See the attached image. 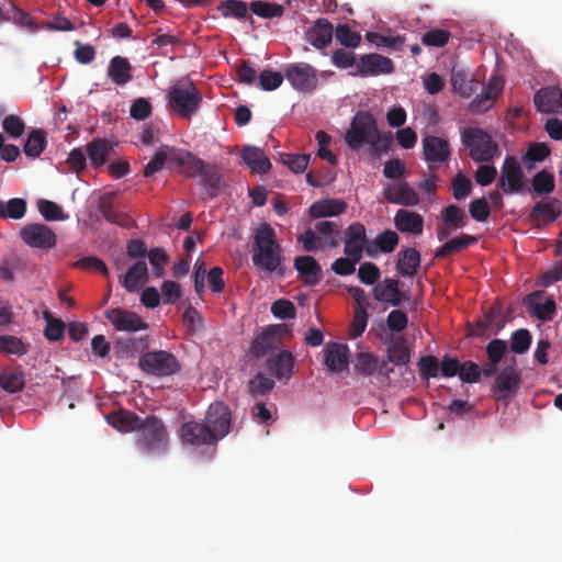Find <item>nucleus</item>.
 Listing matches in <instances>:
<instances>
[{"label":"nucleus","instance_id":"nucleus-1","mask_svg":"<svg viewBox=\"0 0 562 562\" xmlns=\"http://www.w3.org/2000/svg\"><path fill=\"white\" fill-rule=\"evenodd\" d=\"M252 263L269 274H285L286 268L281 265V246L274 229L267 223L259 226L254 238Z\"/></svg>","mask_w":562,"mask_h":562},{"label":"nucleus","instance_id":"nucleus-2","mask_svg":"<svg viewBox=\"0 0 562 562\" xmlns=\"http://www.w3.org/2000/svg\"><path fill=\"white\" fill-rule=\"evenodd\" d=\"M135 442L139 451L147 456H160L168 449L169 436L160 418L148 415L136 429Z\"/></svg>","mask_w":562,"mask_h":562},{"label":"nucleus","instance_id":"nucleus-3","mask_svg":"<svg viewBox=\"0 0 562 562\" xmlns=\"http://www.w3.org/2000/svg\"><path fill=\"white\" fill-rule=\"evenodd\" d=\"M168 101L173 112L190 119L199 110L202 94L191 80H179L169 89Z\"/></svg>","mask_w":562,"mask_h":562},{"label":"nucleus","instance_id":"nucleus-4","mask_svg":"<svg viewBox=\"0 0 562 562\" xmlns=\"http://www.w3.org/2000/svg\"><path fill=\"white\" fill-rule=\"evenodd\" d=\"M463 146L476 162H488L499 154L498 145L492 136L480 127H465L461 133Z\"/></svg>","mask_w":562,"mask_h":562},{"label":"nucleus","instance_id":"nucleus-5","mask_svg":"<svg viewBox=\"0 0 562 562\" xmlns=\"http://www.w3.org/2000/svg\"><path fill=\"white\" fill-rule=\"evenodd\" d=\"M285 334H290L288 325H268L252 339L249 347V356L252 359H261L279 351L282 345V337Z\"/></svg>","mask_w":562,"mask_h":562},{"label":"nucleus","instance_id":"nucleus-6","mask_svg":"<svg viewBox=\"0 0 562 562\" xmlns=\"http://www.w3.org/2000/svg\"><path fill=\"white\" fill-rule=\"evenodd\" d=\"M379 132L374 116L368 111H358L345 133L347 146L357 150L371 140Z\"/></svg>","mask_w":562,"mask_h":562},{"label":"nucleus","instance_id":"nucleus-7","mask_svg":"<svg viewBox=\"0 0 562 562\" xmlns=\"http://www.w3.org/2000/svg\"><path fill=\"white\" fill-rule=\"evenodd\" d=\"M138 367L144 373L154 376H169L181 369L176 356L165 350L143 352L138 359Z\"/></svg>","mask_w":562,"mask_h":562},{"label":"nucleus","instance_id":"nucleus-8","mask_svg":"<svg viewBox=\"0 0 562 562\" xmlns=\"http://www.w3.org/2000/svg\"><path fill=\"white\" fill-rule=\"evenodd\" d=\"M283 76L294 90L302 93L313 92L318 85L316 69L307 63L286 65Z\"/></svg>","mask_w":562,"mask_h":562},{"label":"nucleus","instance_id":"nucleus-9","mask_svg":"<svg viewBox=\"0 0 562 562\" xmlns=\"http://www.w3.org/2000/svg\"><path fill=\"white\" fill-rule=\"evenodd\" d=\"M203 423L215 437L214 440L217 443L231 431L232 413L229 407L222 402L211 404L206 411Z\"/></svg>","mask_w":562,"mask_h":562},{"label":"nucleus","instance_id":"nucleus-10","mask_svg":"<svg viewBox=\"0 0 562 562\" xmlns=\"http://www.w3.org/2000/svg\"><path fill=\"white\" fill-rule=\"evenodd\" d=\"M19 235L32 248L47 250L54 248L57 244L56 234L45 224H26L20 229Z\"/></svg>","mask_w":562,"mask_h":562},{"label":"nucleus","instance_id":"nucleus-11","mask_svg":"<svg viewBox=\"0 0 562 562\" xmlns=\"http://www.w3.org/2000/svg\"><path fill=\"white\" fill-rule=\"evenodd\" d=\"M394 71L393 61L380 54L371 53L359 57L356 64V70L351 76L374 77L379 75H389Z\"/></svg>","mask_w":562,"mask_h":562},{"label":"nucleus","instance_id":"nucleus-12","mask_svg":"<svg viewBox=\"0 0 562 562\" xmlns=\"http://www.w3.org/2000/svg\"><path fill=\"white\" fill-rule=\"evenodd\" d=\"M179 438L183 446L195 448L201 446H216L215 437L211 434L203 420H189L183 423L179 429Z\"/></svg>","mask_w":562,"mask_h":562},{"label":"nucleus","instance_id":"nucleus-13","mask_svg":"<svg viewBox=\"0 0 562 562\" xmlns=\"http://www.w3.org/2000/svg\"><path fill=\"white\" fill-rule=\"evenodd\" d=\"M205 162L186 149H170L169 169L177 170L187 178H195L203 172Z\"/></svg>","mask_w":562,"mask_h":562},{"label":"nucleus","instance_id":"nucleus-14","mask_svg":"<svg viewBox=\"0 0 562 562\" xmlns=\"http://www.w3.org/2000/svg\"><path fill=\"white\" fill-rule=\"evenodd\" d=\"M525 176L516 158L507 156L504 160L497 187L505 194L519 193L525 186Z\"/></svg>","mask_w":562,"mask_h":562},{"label":"nucleus","instance_id":"nucleus-15","mask_svg":"<svg viewBox=\"0 0 562 562\" xmlns=\"http://www.w3.org/2000/svg\"><path fill=\"white\" fill-rule=\"evenodd\" d=\"M423 158L432 169L435 165L446 164L451 157L450 143L442 137L426 135L422 139Z\"/></svg>","mask_w":562,"mask_h":562},{"label":"nucleus","instance_id":"nucleus-16","mask_svg":"<svg viewBox=\"0 0 562 562\" xmlns=\"http://www.w3.org/2000/svg\"><path fill=\"white\" fill-rule=\"evenodd\" d=\"M105 318L119 331L135 333L148 328V324L137 313L120 307L108 310Z\"/></svg>","mask_w":562,"mask_h":562},{"label":"nucleus","instance_id":"nucleus-17","mask_svg":"<svg viewBox=\"0 0 562 562\" xmlns=\"http://www.w3.org/2000/svg\"><path fill=\"white\" fill-rule=\"evenodd\" d=\"M295 358L290 350L280 349L266 359L268 372L280 381H289L292 378Z\"/></svg>","mask_w":562,"mask_h":562},{"label":"nucleus","instance_id":"nucleus-18","mask_svg":"<svg viewBox=\"0 0 562 562\" xmlns=\"http://www.w3.org/2000/svg\"><path fill=\"white\" fill-rule=\"evenodd\" d=\"M520 383V372L515 366H507L496 375L493 391L498 395V398L506 400L517 393Z\"/></svg>","mask_w":562,"mask_h":562},{"label":"nucleus","instance_id":"nucleus-19","mask_svg":"<svg viewBox=\"0 0 562 562\" xmlns=\"http://www.w3.org/2000/svg\"><path fill=\"white\" fill-rule=\"evenodd\" d=\"M384 199L392 204L415 206L419 204V195L406 181L387 184L383 189Z\"/></svg>","mask_w":562,"mask_h":562},{"label":"nucleus","instance_id":"nucleus-20","mask_svg":"<svg viewBox=\"0 0 562 562\" xmlns=\"http://www.w3.org/2000/svg\"><path fill=\"white\" fill-rule=\"evenodd\" d=\"M366 244V227L359 222L351 223L345 231V255L352 256L361 260Z\"/></svg>","mask_w":562,"mask_h":562},{"label":"nucleus","instance_id":"nucleus-21","mask_svg":"<svg viewBox=\"0 0 562 562\" xmlns=\"http://www.w3.org/2000/svg\"><path fill=\"white\" fill-rule=\"evenodd\" d=\"M533 102L539 112H562V90L558 87H546L538 90Z\"/></svg>","mask_w":562,"mask_h":562},{"label":"nucleus","instance_id":"nucleus-22","mask_svg":"<svg viewBox=\"0 0 562 562\" xmlns=\"http://www.w3.org/2000/svg\"><path fill=\"white\" fill-rule=\"evenodd\" d=\"M373 297L382 303H387L392 306H400L402 302V292L400 290V281L392 278H385L383 281L378 282L373 290Z\"/></svg>","mask_w":562,"mask_h":562},{"label":"nucleus","instance_id":"nucleus-23","mask_svg":"<svg viewBox=\"0 0 562 562\" xmlns=\"http://www.w3.org/2000/svg\"><path fill=\"white\" fill-rule=\"evenodd\" d=\"M499 90L501 79L492 77L488 83L483 87L482 92L470 102L469 110L472 113L486 112L493 105Z\"/></svg>","mask_w":562,"mask_h":562},{"label":"nucleus","instance_id":"nucleus-24","mask_svg":"<svg viewBox=\"0 0 562 562\" xmlns=\"http://www.w3.org/2000/svg\"><path fill=\"white\" fill-rule=\"evenodd\" d=\"M325 366L330 372L338 373L348 368L349 349L346 345L328 342L324 348Z\"/></svg>","mask_w":562,"mask_h":562},{"label":"nucleus","instance_id":"nucleus-25","mask_svg":"<svg viewBox=\"0 0 562 562\" xmlns=\"http://www.w3.org/2000/svg\"><path fill=\"white\" fill-rule=\"evenodd\" d=\"M394 225L401 233L420 235L424 228V218L416 212L400 209L395 213Z\"/></svg>","mask_w":562,"mask_h":562},{"label":"nucleus","instance_id":"nucleus-26","mask_svg":"<svg viewBox=\"0 0 562 562\" xmlns=\"http://www.w3.org/2000/svg\"><path fill=\"white\" fill-rule=\"evenodd\" d=\"M241 158L254 173L266 175L271 169L269 158L259 147L246 145L241 150Z\"/></svg>","mask_w":562,"mask_h":562},{"label":"nucleus","instance_id":"nucleus-27","mask_svg":"<svg viewBox=\"0 0 562 562\" xmlns=\"http://www.w3.org/2000/svg\"><path fill=\"white\" fill-rule=\"evenodd\" d=\"M543 291H535L530 293L526 299V304L530 308L532 316L539 321L549 322L552 321L557 310V305L553 299H548L544 303H539L537 300L543 296Z\"/></svg>","mask_w":562,"mask_h":562},{"label":"nucleus","instance_id":"nucleus-28","mask_svg":"<svg viewBox=\"0 0 562 562\" xmlns=\"http://www.w3.org/2000/svg\"><path fill=\"white\" fill-rule=\"evenodd\" d=\"M294 268L308 285H315L322 280V268L315 258L310 255L296 257Z\"/></svg>","mask_w":562,"mask_h":562},{"label":"nucleus","instance_id":"nucleus-29","mask_svg":"<svg viewBox=\"0 0 562 562\" xmlns=\"http://www.w3.org/2000/svg\"><path fill=\"white\" fill-rule=\"evenodd\" d=\"M148 281V269L145 261L135 262L120 279V283L127 292H135Z\"/></svg>","mask_w":562,"mask_h":562},{"label":"nucleus","instance_id":"nucleus-30","mask_svg":"<svg viewBox=\"0 0 562 562\" xmlns=\"http://www.w3.org/2000/svg\"><path fill=\"white\" fill-rule=\"evenodd\" d=\"M333 24L326 19H318L307 31L306 38L315 48L322 49L328 46L333 38Z\"/></svg>","mask_w":562,"mask_h":562},{"label":"nucleus","instance_id":"nucleus-31","mask_svg":"<svg viewBox=\"0 0 562 562\" xmlns=\"http://www.w3.org/2000/svg\"><path fill=\"white\" fill-rule=\"evenodd\" d=\"M560 213V202L553 199L548 202L536 203L529 213V218L535 224H546L555 221Z\"/></svg>","mask_w":562,"mask_h":562},{"label":"nucleus","instance_id":"nucleus-32","mask_svg":"<svg viewBox=\"0 0 562 562\" xmlns=\"http://www.w3.org/2000/svg\"><path fill=\"white\" fill-rule=\"evenodd\" d=\"M419 265L420 254L416 248H405L397 254L396 270L402 277H414Z\"/></svg>","mask_w":562,"mask_h":562},{"label":"nucleus","instance_id":"nucleus-33","mask_svg":"<svg viewBox=\"0 0 562 562\" xmlns=\"http://www.w3.org/2000/svg\"><path fill=\"white\" fill-rule=\"evenodd\" d=\"M347 203L339 199H327L314 202L308 209L312 218L336 216L345 212Z\"/></svg>","mask_w":562,"mask_h":562},{"label":"nucleus","instance_id":"nucleus-34","mask_svg":"<svg viewBox=\"0 0 562 562\" xmlns=\"http://www.w3.org/2000/svg\"><path fill=\"white\" fill-rule=\"evenodd\" d=\"M142 419L143 418L137 414L125 409H121L106 416L108 423L122 432L136 431Z\"/></svg>","mask_w":562,"mask_h":562},{"label":"nucleus","instance_id":"nucleus-35","mask_svg":"<svg viewBox=\"0 0 562 562\" xmlns=\"http://www.w3.org/2000/svg\"><path fill=\"white\" fill-rule=\"evenodd\" d=\"M451 85L462 98H470L481 86V82L463 70L452 69Z\"/></svg>","mask_w":562,"mask_h":562},{"label":"nucleus","instance_id":"nucleus-36","mask_svg":"<svg viewBox=\"0 0 562 562\" xmlns=\"http://www.w3.org/2000/svg\"><path fill=\"white\" fill-rule=\"evenodd\" d=\"M108 76L117 86H125L132 80V65L127 58L115 56L110 60Z\"/></svg>","mask_w":562,"mask_h":562},{"label":"nucleus","instance_id":"nucleus-37","mask_svg":"<svg viewBox=\"0 0 562 562\" xmlns=\"http://www.w3.org/2000/svg\"><path fill=\"white\" fill-rule=\"evenodd\" d=\"M476 243L477 237L469 234H461L458 237L449 239L441 247H439L436 250L435 258L440 259L452 254H458L462 249L468 248Z\"/></svg>","mask_w":562,"mask_h":562},{"label":"nucleus","instance_id":"nucleus-38","mask_svg":"<svg viewBox=\"0 0 562 562\" xmlns=\"http://www.w3.org/2000/svg\"><path fill=\"white\" fill-rule=\"evenodd\" d=\"M99 212L108 222L119 226L127 227L130 218L124 213L120 212L111 196H102L99 202Z\"/></svg>","mask_w":562,"mask_h":562},{"label":"nucleus","instance_id":"nucleus-39","mask_svg":"<svg viewBox=\"0 0 562 562\" xmlns=\"http://www.w3.org/2000/svg\"><path fill=\"white\" fill-rule=\"evenodd\" d=\"M0 386L9 393H16L22 391L25 386L24 372L20 369H4L0 373Z\"/></svg>","mask_w":562,"mask_h":562},{"label":"nucleus","instance_id":"nucleus-40","mask_svg":"<svg viewBox=\"0 0 562 562\" xmlns=\"http://www.w3.org/2000/svg\"><path fill=\"white\" fill-rule=\"evenodd\" d=\"M46 144V132L43 130H32L27 135L23 151L30 158H37L44 151Z\"/></svg>","mask_w":562,"mask_h":562},{"label":"nucleus","instance_id":"nucleus-41","mask_svg":"<svg viewBox=\"0 0 562 562\" xmlns=\"http://www.w3.org/2000/svg\"><path fill=\"white\" fill-rule=\"evenodd\" d=\"M27 204L24 199L12 198L4 202L0 200V218L21 220L26 213Z\"/></svg>","mask_w":562,"mask_h":562},{"label":"nucleus","instance_id":"nucleus-42","mask_svg":"<svg viewBox=\"0 0 562 562\" xmlns=\"http://www.w3.org/2000/svg\"><path fill=\"white\" fill-rule=\"evenodd\" d=\"M111 146L106 139L98 138L87 145V155L94 167L105 164Z\"/></svg>","mask_w":562,"mask_h":562},{"label":"nucleus","instance_id":"nucleus-43","mask_svg":"<svg viewBox=\"0 0 562 562\" xmlns=\"http://www.w3.org/2000/svg\"><path fill=\"white\" fill-rule=\"evenodd\" d=\"M248 7L243 1L237 0H226L220 3L218 11L223 16H234L236 19H247L252 24L254 19L251 15H248Z\"/></svg>","mask_w":562,"mask_h":562},{"label":"nucleus","instance_id":"nucleus-44","mask_svg":"<svg viewBox=\"0 0 562 562\" xmlns=\"http://www.w3.org/2000/svg\"><path fill=\"white\" fill-rule=\"evenodd\" d=\"M149 339L148 336L145 335L139 338H120L115 344V348L117 352L123 356L134 355L139 351H144L148 348Z\"/></svg>","mask_w":562,"mask_h":562},{"label":"nucleus","instance_id":"nucleus-45","mask_svg":"<svg viewBox=\"0 0 562 562\" xmlns=\"http://www.w3.org/2000/svg\"><path fill=\"white\" fill-rule=\"evenodd\" d=\"M249 10L263 19L279 18L284 12V8L281 4L265 1H252L249 5Z\"/></svg>","mask_w":562,"mask_h":562},{"label":"nucleus","instance_id":"nucleus-46","mask_svg":"<svg viewBox=\"0 0 562 562\" xmlns=\"http://www.w3.org/2000/svg\"><path fill=\"white\" fill-rule=\"evenodd\" d=\"M441 217L442 222L451 225L453 229L463 228L467 224L464 211L454 204L446 206L441 212Z\"/></svg>","mask_w":562,"mask_h":562},{"label":"nucleus","instance_id":"nucleus-47","mask_svg":"<svg viewBox=\"0 0 562 562\" xmlns=\"http://www.w3.org/2000/svg\"><path fill=\"white\" fill-rule=\"evenodd\" d=\"M170 149H172V147L166 146L165 148L157 150L153 159L145 166L144 177L149 178L160 171L165 164L169 169Z\"/></svg>","mask_w":562,"mask_h":562},{"label":"nucleus","instance_id":"nucleus-48","mask_svg":"<svg viewBox=\"0 0 562 562\" xmlns=\"http://www.w3.org/2000/svg\"><path fill=\"white\" fill-rule=\"evenodd\" d=\"M550 155V148L544 143L531 144L522 157L525 166L530 169L535 162L544 160Z\"/></svg>","mask_w":562,"mask_h":562},{"label":"nucleus","instance_id":"nucleus-49","mask_svg":"<svg viewBox=\"0 0 562 562\" xmlns=\"http://www.w3.org/2000/svg\"><path fill=\"white\" fill-rule=\"evenodd\" d=\"M555 188L554 177L552 173L541 170L532 178V189L538 195L549 194Z\"/></svg>","mask_w":562,"mask_h":562},{"label":"nucleus","instance_id":"nucleus-50","mask_svg":"<svg viewBox=\"0 0 562 562\" xmlns=\"http://www.w3.org/2000/svg\"><path fill=\"white\" fill-rule=\"evenodd\" d=\"M393 144L391 134H381L379 131L376 136H374L371 140L367 143L370 146V156L373 158H379L383 154H386Z\"/></svg>","mask_w":562,"mask_h":562},{"label":"nucleus","instance_id":"nucleus-51","mask_svg":"<svg viewBox=\"0 0 562 562\" xmlns=\"http://www.w3.org/2000/svg\"><path fill=\"white\" fill-rule=\"evenodd\" d=\"M378 357L369 352H360L357 356L355 370L357 373L369 376L378 369Z\"/></svg>","mask_w":562,"mask_h":562},{"label":"nucleus","instance_id":"nucleus-52","mask_svg":"<svg viewBox=\"0 0 562 562\" xmlns=\"http://www.w3.org/2000/svg\"><path fill=\"white\" fill-rule=\"evenodd\" d=\"M0 351L9 355L23 356L27 352V346L15 336L1 335Z\"/></svg>","mask_w":562,"mask_h":562},{"label":"nucleus","instance_id":"nucleus-53","mask_svg":"<svg viewBox=\"0 0 562 562\" xmlns=\"http://www.w3.org/2000/svg\"><path fill=\"white\" fill-rule=\"evenodd\" d=\"M531 340L532 337L528 329H518L512 334L510 349L515 353L522 355L529 350Z\"/></svg>","mask_w":562,"mask_h":562},{"label":"nucleus","instance_id":"nucleus-54","mask_svg":"<svg viewBox=\"0 0 562 562\" xmlns=\"http://www.w3.org/2000/svg\"><path fill=\"white\" fill-rule=\"evenodd\" d=\"M37 209L46 221H63L67 217L63 209L57 203L49 200L41 199L37 202Z\"/></svg>","mask_w":562,"mask_h":562},{"label":"nucleus","instance_id":"nucleus-55","mask_svg":"<svg viewBox=\"0 0 562 562\" xmlns=\"http://www.w3.org/2000/svg\"><path fill=\"white\" fill-rule=\"evenodd\" d=\"M271 313L279 319H292L296 316L295 305L288 299H278L271 304Z\"/></svg>","mask_w":562,"mask_h":562},{"label":"nucleus","instance_id":"nucleus-56","mask_svg":"<svg viewBox=\"0 0 562 562\" xmlns=\"http://www.w3.org/2000/svg\"><path fill=\"white\" fill-rule=\"evenodd\" d=\"M336 40L344 46L355 48L360 44L361 36L352 31L348 25L341 24L336 27Z\"/></svg>","mask_w":562,"mask_h":562},{"label":"nucleus","instance_id":"nucleus-57","mask_svg":"<svg viewBox=\"0 0 562 562\" xmlns=\"http://www.w3.org/2000/svg\"><path fill=\"white\" fill-rule=\"evenodd\" d=\"M284 76L272 69H263L259 75V87L265 91L278 89L283 82Z\"/></svg>","mask_w":562,"mask_h":562},{"label":"nucleus","instance_id":"nucleus-58","mask_svg":"<svg viewBox=\"0 0 562 562\" xmlns=\"http://www.w3.org/2000/svg\"><path fill=\"white\" fill-rule=\"evenodd\" d=\"M274 387V381L270 378L265 376L262 373H258L249 382V392L251 395H266L271 392Z\"/></svg>","mask_w":562,"mask_h":562},{"label":"nucleus","instance_id":"nucleus-59","mask_svg":"<svg viewBox=\"0 0 562 562\" xmlns=\"http://www.w3.org/2000/svg\"><path fill=\"white\" fill-rule=\"evenodd\" d=\"M450 38V32L441 29H434L422 36V43L426 46L443 47Z\"/></svg>","mask_w":562,"mask_h":562},{"label":"nucleus","instance_id":"nucleus-60","mask_svg":"<svg viewBox=\"0 0 562 562\" xmlns=\"http://www.w3.org/2000/svg\"><path fill=\"white\" fill-rule=\"evenodd\" d=\"M368 324V313L367 307H355L353 311V319L350 326V337L358 338L360 337L367 328Z\"/></svg>","mask_w":562,"mask_h":562},{"label":"nucleus","instance_id":"nucleus-61","mask_svg":"<svg viewBox=\"0 0 562 562\" xmlns=\"http://www.w3.org/2000/svg\"><path fill=\"white\" fill-rule=\"evenodd\" d=\"M3 131L12 138H19L25 132V123L14 114L7 115L2 121Z\"/></svg>","mask_w":562,"mask_h":562},{"label":"nucleus","instance_id":"nucleus-62","mask_svg":"<svg viewBox=\"0 0 562 562\" xmlns=\"http://www.w3.org/2000/svg\"><path fill=\"white\" fill-rule=\"evenodd\" d=\"M381 277L379 267L373 262H363L358 269V278L363 284H376Z\"/></svg>","mask_w":562,"mask_h":562},{"label":"nucleus","instance_id":"nucleus-63","mask_svg":"<svg viewBox=\"0 0 562 562\" xmlns=\"http://www.w3.org/2000/svg\"><path fill=\"white\" fill-rule=\"evenodd\" d=\"M387 359L396 366H405L411 359L409 350L402 342H394L387 349Z\"/></svg>","mask_w":562,"mask_h":562},{"label":"nucleus","instance_id":"nucleus-64","mask_svg":"<svg viewBox=\"0 0 562 562\" xmlns=\"http://www.w3.org/2000/svg\"><path fill=\"white\" fill-rule=\"evenodd\" d=\"M375 246L381 252H392L398 244V235L394 231H384L374 240Z\"/></svg>","mask_w":562,"mask_h":562}]
</instances>
